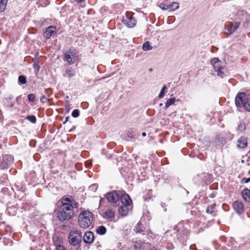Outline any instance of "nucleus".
Segmentation results:
<instances>
[{"instance_id": "1", "label": "nucleus", "mask_w": 250, "mask_h": 250, "mask_svg": "<svg viewBox=\"0 0 250 250\" xmlns=\"http://www.w3.org/2000/svg\"><path fill=\"white\" fill-rule=\"evenodd\" d=\"M62 205L58 208L57 218L61 222L68 221L74 215V208L78 207V203L71 196H64L61 199Z\"/></svg>"}, {"instance_id": "2", "label": "nucleus", "mask_w": 250, "mask_h": 250, "mask_svg": "<svg viewBox=\"0 0 250 250\" xmlns=\"http://www.w3.org/2000/svg\"><path fill=\"white\" fill-rule=\"evenodd\" d=\"M94 221V215L89 211H82L78 217V225L83 229L89 228Z\"/></svg>"}, {"instance_id": "3", "label": "nucleus", "mask_w": 250, "mask_h": 250, "mask_svg": "<svg viewBox=\"0 0 250 250\" xmlns=\"http://www.w3.org/2000/svg\"><path fill=\"white\" fill-rule=\"evenodd\" d=\"M235 103L237 107H243L250 112V97L245 93H238L235 97Z\"/></svg>"}, {"instance_id": "4", "label": "nucleus", "mask_w": 250, "mask_h": 250, "mask_svg": "<svg viewBox=\"0 0 250 250\" xmlns=\"http://www.w3.org/2000/svg\"><path fill=\"white\" fill-rule=\"evenodd\" d=\"M78 59V53L76 49L69 48L64 53L63 60L66 61L69 64L74 63Z\"/></svg>"}, {"instance_id": "5", "label": "nucleus", "mask_w": 250, "mask_h": 250, "mask_svg": "<svg viewBox=\"0 0 250 250\" xmlns=\"http://www.w3.org/2000/svg\"><path fill=\"white\" fill-rule=\"evenodd\" d=\"M210 64L213 66L214 71L217 73V76L223 78L224 73L222 70L224 69L225 67L223 62L220 61L218 58L215 57L211 60Z\"/></svg>"}, {"instance_id": "6", "label": "nucleus", "mask_w": 250, "mask_h": 250, "mask_svg": "<svg viewBox=\"0 0 250 250\" xmlns=\"http://www.w3.org/2000/svg\"><path fill=\"white\" fill-rule=\"evenodd\" d=\"M82 233L77 229L70 231L68 237L69 243L74 246L82 242Z\"/></svg>"}, {"instance_id": "7", "label": "nucleus", "mask_w": 250, "mask_h": 250, "mask_svg": "<svg viewBox=\"0 0 250 250\" xmlns=\"http://www.w3.org/2000/svg\"><path fill=\"white\" fill-rule=\"evenodd\" d=\"M120 191H112L107 193L106 197L109 202L111 203H116L120 199Z\"/></svg>"}, {"instance_id": "8", "label": "nucleus", "mask_w": 250, "mask_h": 250, "mask_svg": "<svg viewBox=\"0 0 250 250\" xmlns=\"http://www.w3.org/2000/svg\"><path fill=\"white\" fill-rule=\"evenodd\" d=\"M123 22L127 27L129 28L133 27L136 23L135 19L129 14L125 15V16L123 19Z\"/></svg>"}, {"instance_id": "9", "label": "nucleus", "mask_w": 250, "mask_h": 250, "mask_svg": "<svg viewBox=\"0 0 250 250\" xmlns=\"http://www.w3.org/2000/svg\"><path fill=\"white\" fill-rule=\"evenodd\" d=\"M13 161V157L10 155H6L3 156L0 167L2 169L8 168Z\"/></svg>"}, {"instance_id": "10", "label": "nucleus", "mask_w": 250, "mask_h": 250, "mask_svg": "<svg viewBox=\"0 0 250 250\" xmlns=\"http://www.w3.org/2000/svg\"><path fill=\"white\" fill-rule=\"evenodd\" d=\"M94 239V234L92 231H86L83 236V241L84 243L91 244Z\"/></svg>"}, {"instance_id": "11", "label": "nucleus", "mask_w": 250, "mask_h": 250, "mask_svg": "<svg viewBox=\"0 0 250 250\" xmlns=\"http://www.w3.org/2000/svg\"><path fill=\"white\" fill-rule=\"evenodd\" d=\"M123 205L130 206L132 201L129 195L126 193L121 194L120 192V199Z\"/></svg>"}, {"instance_id": "12", "label": "nucleus", "mask_w": 250, "mask_h": 250, "mask_svg": "<svg viewBox=\"0 0 250 250\" xmlns=\"http://www.w3.org/2000/svg\"><path fill=\"white\" fill-rule=\"evenodd\" d=\"M234 209L239 214L244 212V205L243 203L239 201H236L233 203Z\"/></svg>"}, {"instance_id": "13", "label": "nucleus", "mask_w": 250, "mask_h": 250, "mask_svg": "<svg viewBox=\"0 0 250 250\" xmlns=\"http://www.w3.org/2000/svg\"><path fill=\"white\" fill-rule=\"evenodd\" d=\"M56 28L55 26H50L46 28L44 32V37L47 39H49L51 36L53 35L54 34L56 33Z\"/></svg>"}, {"instance_id": "14", "label": "nucleus", "mask_w": 250, "mask_h": 250, "mask_svg": "<svg viewBox=\"0 0 250 250\" xmlns=\"http://www.w3.org/2000/svg\"><path fill=\"white\" fill-rule=\"evenodd\" d=\"M248 146L247 139L244 136H241L237 141V146L240 148L243 149Z\"/></svg>"}, {"instance_id": "15", "label": "nucleus", "mask_w": 250, "mask_h": 250, "mask_svg": "<svg viewBox=\"0 0 250 250\" xmlns=\"http://www.w3.org/2000/svg\"><path fill=\"white\" fill-rule=\"evenodd\" d=\"M129 206L122 205L118 208L119 213L123 216H125L127 215L129 211Z\"/></svg>"}, {"instance_id": "16", "label": "nucleus", "mask_w": 250, "mask_h": 250, "mask_svg": "<svg viewBox=\"0 0 250 250\" xmlns=\"http://www.w3.org/2000/svg\"><path fill=\"white\" fill-rule=\"evenodd\" d=\"M76 75V71L72 67H68L66 69L65 74L63 76L67 78H72Z\"/></svg>"}, {"instance_id": "17", "label": "nucleus", "mask_w": 250, "mask_h": 250, "mask_svg": "<svg viewBox=\"0 0 250 250\" xmlns=\"http://www.w3.org/2000/svg\"><path fill=\"white\" fill-rule=\"evenodd\" d=\"M241 194L245 201L250 202V190L246 188L242 191Z\"/></svg>"}, {"instance_id": "18", "label": "nucleus", "mask_w": 250, "mask_h": 250, "mask_svg": "<svg viewBox=\"0 0 250 250\" xmlns=\"http://www.w3.org/2000/svg\"><path fill=\"white\" fill-rule=\"evenodd\" d=\"M239 25L240 23L239 22H235L234 23L230 22L229 25V34H232V33L234 32L239 27Z\"/></svg>"}, {"instance_id": "19", "label": "nucleus", "mask_w": 250, "mask_h": 250, "mask_svg": "<svg viewBox=\"0 0 250 250\" xmlns=\"http://www.w3.org/2000/svg\"><path fill=\"white\" fill-rule=\"evenodd\" d=\"M134 248L135 250H144L145 243L142 241H135L134 242Z\"/></svg>"}, {"instance_id": "20", "label": "nucleus", "mask_w": 250, "mask_h": 250, "mask_svg": "<svg viewBox=\"0 0 250 250\" xmlns=\"http://www.w3.org/2000/svg\"><path fill=\"white\" fill-rule=\"evenodd\" d=\"M144 229L145 228L143 226L142 223L139 222L135 227L134 230L136 233H141L143 232L144 231Z\"/></svg>"}, {"instance_id": "21", "label": "nucleus", "mask_w": 250, "mask_h": 250, "mask_svg": "<svg viewBox=\"0 0 250 250\" xmlns=\"http://www.w3.org/2000/svg\"><path fill=\"white\" fill-rule=\"evenodd\" d=\"M179 101V99H178L177 100V101ZM176 101V100L175 98H169L168 99L166 104H165V108L166 109H167V108H168L171 105L173 104H174V103Z\"/></svg>"}, {"instance_id": "22", "label": "nucleus", "mask_w": 250, "mask_h": 250, "mask_svg": "<svg viewBox=\"0 0 250 250\" xmlns=\"http://www.w3.org/2000/svg\"><path fill=\"white\" fill-rule=\"evenodd\" d=\"M96 231L97 233L98 234L104 235L106 232V229L105 228V227L101 226L97 228Z\"/></svg>"}, {"instance_id": "23", "label": "nucleus", "mask_w": 250, "mask_h": 250, "mask_svg": "<svg viewBox=\"0 0 250 250\" xmlns=\"http://www.w3.org/2000/svg\"><path fill=\"white\" fill-rule=\"evenodd\" d=\"M8 0H1L0 1V12H3L7 6Z\"/></svg>"}, {"instance_id": "24", "label": "nucleus", "mask_w": 250, "mask_h": 250, "mask_svg": "<svg viewBox=\"0 0 250 250\" xmlns=\"http://www.w3.org/2000/svg\"><path fill=\"white\" fill-rule=\"evenodd\" d=\"M216 207V204H213L208 207L206 209V212L208 214H212L214 212V210Z\"/></svg>"}, {"instance_id": "25", "label": "nucleus", "mask_w": 250, "mask_h": 250, "mask_svg": "<svg viewBox=\"0 0 250 250\" xmlns=\"http://www.w3.org/2000/svg\"><path fill=\"white\" fill-rule=\"evenodd\" d=\"M105 214L107 218L112 219L115 216L114 212L111 209H108L105 212Z\"/></svg>"}, {"instance_id": "26", "label": "nucleus", "mask_w": 250, "mask_h": 250, "mask_svg": "<svg viewBox=\"0 0 250 250\" xmlns=\"http://www.w3.org/2000/svg\"><path fill=\"white\" fill-rule=\"evenodd\" d=\"M169 6L170 11H174L179 8V4L178 2H174L170 4H169Z\"/></svg>"}, {"instance_id": "27", "label": "nucleus", "mask_w": 250, "mask_h": 250, "mask_svg": "<svg viewBox=\"0 0 250 250\" xmlns=\"http://www.w3.org/2000/svg\"><path fill=\"white\" fill-rule=\"evenodd\" d=\"M152 48L148 42H145L143 45L142 49L144 51L150 50Z\"/></svg>"}, {"instance_id": "28", "label": "nucleus", "mask_w": 250, "mask_h": 250, "mask_svg": "<svg viewBox=\"0 0 250 250\" xmlns=\"http://www.w3.org/2000/svg\"><path fill=\"white\" fill-rule=\"evenodd\" d=\"M26 118L33 124L36 123L37 121L36 117L34 115L27 116Z\"/></svg>"}, {"instance_id": "29", "label": "nucleus", "mask_w": 250, "mask_h": 250, "mask_svg": "<svg viewBox=\"0 0 250 250\" xmlns=\"http://www.w3.org/2000/svg\"><path fill=\"white\" fill-rule=\"evenodd\" d=\"M19 82L21 84H25L26 83V79L25 77L21 75L18 78Z\"/></svg>"}, {"instance_id": "30", "label": "nucleus", "mask_w": 250, "mask_h": 250, "mask_svg": "<svg viewBox=\"0 0 250 250\" xmlns=\"http://www.w3.org/2000/svg\"><path fill=\"white\" fill-rule=\"evenodd\" d=\"M166 88H167V86L165 85H164L163 86L162 88L161 89V91L159 93V95L158 96V97L160 99H161L164 97V94L165 93V90H166Z\"/></svg>"}, {"instance_id": "31", "label": "nucleus", "mask_w": 250, "mask_h": 250, "mask_svg": "<svg viewBox=\"0 0 250 250\" xmlns=\"http://www.w3.org/2000/svg\"><path fill=\"white\" fill-rule=\"evenodd\" d=\"M27 99L29 102H34L35 101L36 97L34 94H30L28 95Z\"/></svg>"}, {"instance_id": "32", "label": "nucleus", "mask_w": 250, "mask_h": 250, "mask_svg": "<svg viewBox=\"0 0 250 250\" xmlns=\"http://www.w3.org/2000/svg\"><path fill=\"white\" fill-rule=\"evenodd\" d=\"M72 117H74V118H77V117H78L80 115V111L78 109H74L72 112V114H71Z\"/></svg>"}, {"instance_id": "33", "label": "nucleus", "mask_w": 250, "mask_h": 250, "mask_svg": "<svg viewBox=\"0 0 250 250\" xmlns=\"http://www.w3.org/2000/svg\"><path fill=\"white\" fill-rule=\"evenodd\" d=\"M169 4H166L164 3H161L160 4V7L163 10H169Z\"/></svg>"}, {"instance_id": "34", "label": "nucleus", "mask_w": 250, "mask_h": 250, "mask_svg": "<svg viewBox=\"0 0 250 250\" xmlns=\"http://www.w3.org/2000/svg\"><path fill=\"white\" fill-rule=\"evenodd\" d=\"M65 108L67 109V112H69L71 108V104H70V102L68 100L65 101Z\"/></svg>"}, {"instance_id": "35", "label": "nucleus", "mask_w": 250, "mask_h": 250, "mask_svg": "<svg viewBox=\"0 0 250 250\" xmlns=\"http://www.w3.org/2000/svg\"><path fill=\"white\" fill-rule=\"evenodd\" d=\"M127 136L128 138H133L135 135V133L133 131H129L127 133Z\"/></svg>"}, {"instance_id": "36", "label": "nucleus", "mask_w": 250, "mask_h": 250, "mask_svg": "<svg viewBox=\"0 0 250 250\" xmlns=\"http://www.w3.org/2000/svg\"><path fill=\"white\" fill-rule=\"evenodd\" d=\"M238 128L239 130L242 131L245 129V125L243 123H240Z\"/></svg>"}, {"instance_id": "37", "label": "nucleus", "mask_w": 250, "mask_h": 250, "mask_svg": "<svg viewBox=\"0 0 250 250\" xmlns=\"http://www.w3.org/2000/svg\"><path fill=\"white\" fill-rule=\"evenodd\" d=\"M48 101V99L47 98H46V97L45 96H43L40 99V101L42 103H46L47 101Z\"/></svg>"}, {"instance_id": "38", "label": "nucleus", "mask_w": 250, "mask_h": 250, "mask_svg": "<svg viewBox=\"0 0 250 250\" xmlns=\"http://www.w3.org/2000/svg\"><path fill=\"white\" fill-rule=\"evenodd\" d=\"M242 181L243 183H248L250 182V178H243L242 179Z\"/></svg>"}, {"instance_id": "39", "label": "nucleus", "mask_w": 250, "mask_h": 250, "mask_svg": "<svg viewBox=\"0 0 250 250\" xmlns=\"http://www.w3.org/2000/svg\"><path fill=\"white\" fill-rule=\"evenodd\" d=\"M97 185L96 184H93L90 187L91 189H96L97 188Z\"/></svg>"}, {"instance_id": "40", "label": "nucleus", "mask_w": 250, "mask_h": 250, "mask_svg": "<svg viewBox=\"0 0 250 250\" xmlns=\"http://www.w3.org/2000/svg\"><path fill=\"white\" fill-rule=\"evenodd\" d=\"M57 250H65V249L63 247L60 246L59 248H58Z\"/></svg>"}, {"instance_id": "41", "label": "nucleus", "mask_w": 250, "mask_h": 250, "mask_svg": "<svg viewBox=\"0 0 250 250\" xmlns=\"http://www.w3.org/2000/svg\"><path fill=\"white\" fill-rule=\"evenodd\" d=\"M75 1L79 3H80L83 1H84V0H75Z\"/></svg>"}, {"instance_id": "42", "label": "nucleus", "mask_w": 250, "mask_h": 250, "mask_svg": "<svg viewBox=\"0 0 250 250\" xmlns=\"http://www.w3.org/2000/svg\"><path fill=\"white\" fill-rule=\"evenodd\" d=\"M69 118V117H66L65 118V121L64 122L63 124H65L66 122H67L68 121Z\"/></svg>"}, {"instance_id": "43", "label": "nucleus", "mask_w": 250, "mask_h": 250, "mask_svg": "<svg viewBox=\"0 0 250 250\" xmlns=\"http://www.w3.org/2000/svg\"><path fill=\"white\" fill-rule=\"evenodd\" d=\"M149 250H159L156 249L155 247H152L151 249H150Z\"/></svg>"}, {"instance_id": "44", "label": "nucleus", "mask_w": 250, "mask_h": 250, "mask_svg": "<svg viewBox=\"0 0 250 250\" xmlns=\"http://www.w3.org/2000/svg\"><path fill=\"white\" fill-rule=\"evenodd\" d=\"M239 13H241V14H242V15L245 13V12L244 11H240V12H238V15H240Z\"/></svg>"}, {"instance_id": "45", "label": "nucleus", "mask_w": 250, "mask_h": 250, "mask_svg": "<svg viewBox=\"0 0 250 250\" xmlns=\"http://www.w3.org/2000/svg\"><path fill=\"white\" fill-rule=\"evenodd\" d=\"M142 136L143 137H145L146 136V133L145 132H143L142 133Z\"/></svg>"}, {"instance_id": "46", "label": "nucleus", "mask_w": 250, "mask_h": 250, "mask_svg": "<svg viewBox=\"0 0 250 250\" xmlns=\"http://www.w3.org/2000/svg\"><path fill=\"white\" fill-rule=\"evenodd\" d=\"M65 98L67 99L66 100H68V99L69 98V97L67 96H66Z\"/></svg>"}, {"instance_id": "47", "label": "nucleus", "mask_w": 250, "mask_h": 250, "mask_svg": "<svg viewBox=\"0 0 250 250\" xmlns=\"http://www.w3.org/2000/svg\"><path fill=\"white\" fill-rule=\"evenodd\" d=\"M37 66H38V69H39V68H40V66H39L38 64H37Z\"/></svg>"}, {"instance_id": "48", "label": "nucleus", "mask_w": 250, "mask_h": 250, "mask_svg": "<svg viewBox=\"0 0 250 250\" xmlns=\"http://www.w3.org/2000/svg\"><path fill=\"white\" fill-rule=\"evenodd\" d=\"M1 238V234L0 233V239Z\"/></svg>"}, {"instance_id": "49", "label": "nucleus", "mask_w": 250, "mask_h": 250, "mask_svg": "<svg viewBox=\"0 0 250 250\" xmlns=\"http://www.w3.org/2000/svg\"><path fill=\"white\" fill-rule=\"evenodd\" d=\"M34 67H36V64H34Z\"/></svg>"}, {"instance_id": "50", "label": "nucleus", "mask_w": 250, "mask_h": 250, "mask_svg": "<svg viewBox=\"0 0 250 250\" xmlns=\"http://www.w3.org/2000/svg\"><path fill=\"white\" fill-rule=\"evenodd\" d=\"M160 106H162V104H160Z\"/></svg>"}]
</instances>
